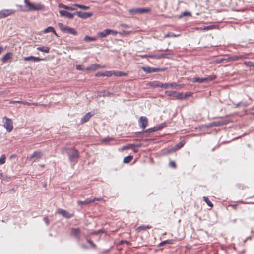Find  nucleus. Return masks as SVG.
<instances>
[{
	"mask_svg": "<svg viewBox=\"0 0 254 254\" xmlns=\"http://www.w3.org/2000/svg\"><path fill=\"white\" fill-rule=\"evenodd\" d=\"M37 49L38 51L43 52H45L46 53H48L50 52V47H48L42 46V47H37Z\"/></svg>",
	"mask_w": 254,
	"mask_h": 254,
	"instance_id": "26",
	"label": "nucleus"
},
{
	"mask_svg": "<svg viewBox=\"0 0 254 254\" xmlns=\"http://www.w3.org/2000/svg\"><path fill=\"white\" fill-rule=\"evenodd\" d=\"M93 201H91V199H86L84 201H78L77 202V203L79 205H87L89 204H90L91 203H93Z\"/></svg>",
	"mask_w": 254,
	"mask_h": 254,
	"instance_id": "25",
	"label": "nucleus"
},
{
	"mask_svg": "<svg viewBox=\"0 0 254 254\" xmlns=\"http://www.w3.org/2000/svg\"><path fill=\"white\" fill-rule=\"evenodd\" d=\"M135 146V145L133 144H127V145H125L122 147V150H127L129 149H132L134 148Z\"/></svg>",
	"mask_w": 254,
	"mask_h": 254,
	"instance_id": "36",
	"label": "nucleus"
},
{
	"mask_svg": "<svg viewBox=\"0 0 254 254\" xmlns=\"http://www.w3.org/2000/svg\"><path fill=\"white\" fill-rule=\"evenodd\" d=\"M58 26L60 29L64 33L71 34L73 35H76L77 34V32L74 28L65 26L62 23H58Z\"/></svg>",
	"mask_w": 254,
	"mask_h": 254,
	"instance_id": "3",
	"label": "nucleus"
},
{
	"mask_svg": "<svg viewBox=\"0 0 254 254\" xmlns=\"http://www.w3.org/2000/svg\"><path fill=\"white\" fill-rule=\"evenodd\" d=\"M121 26L124 27V28H129V26L127 25V24H121Z\"/></svg>",
	"mask_w": 254,
	"mask_h": 254,
	"instance_id": "54",
	"label": "nucleus"
},
{
	"mask_svg": "<svg viewBox=\"0 0 254 254\" xmlns=\"http://www.w3.org/2000/svg\"><path fill=\"white\" fill-rule=\"evenodd\" d=\"M166 51H169L170 52L169 53H167L161 54L162 58H167V59H169V58H170L171 56L173 55V53L171 52V51L169 50L168 49H167Z\"/></svg>",
	"mask_w": 254,
	"mask_h": 254,
	"instance_id": "29",
	"label": "nucleus"
},
{
	"mask_svg": "<svg viewBox=\"0 0 254 254\" xmlns=\"http://www.w3.org/2000/svg\"><path fill=\"white\" fill-rule=\"evenodd\" d=\"M241 187H242V189H246L247 188L246 186H242V185H240V184L238 185V187L239 189H240Z\"/></svg>",
	"mask_w": 254,
	"mask_h": 254,
	"instance_id": "53",
	"label": "nucleus"
},
{
	"mask_svg": "<svg viewBox=\"0 0 254 254\" xmlns=\"http://www.w3.org/2000/svg\"><path fill=\"white\" fill-rule=\"evenodd\" d=\"M31 105H34V106H40V105H43V104H40L38 103H31Z\"/></svg>",
	"mask_w": 254,
	"mask_h": 254,
	"instance_id": "55",
	"label": "nucleus"
},
{
	"mask_svg": "<svg viewBox=\"0 0 254 254\" xmlns=\"http://www.w3.org/2000/svg\"><path fill=\"white\" fill-rule=\"evenodd\" d=\"M217 26L216 25H210L208 26H205L204 28L205 30H211L215 28Z\"/></svg>",
	"mask_w": 254,
	"mask_h": 254,
	"instance_id": "45",
	"label": "nucleus"
},
{
	"mask_svg": "<svg viewBox=\"0 0 254 254\" xmlns=\"http://www.w3.org/2000/svg\"><path fill=\"white\" fill-rule=\"evenodd\" d=\"M105 67H106V66L105 65L102 66L99 64H92L90 66L85 68V70L86 71H90V70L95 71L98 69L104 68Z\"/></svg>",
	"mask_w": 254,
	"mask_h": 254,
	"instance_id": "15",
	"label": "nucleus"
},
{
	"mask_svg": "<svg viewBox=\"0 0 254 254\" xmlns=\"http://www.w3.org/2000/svg\"><path fill=\"white\" fill-rule=\"evenodd\" d=\"M168 241H169L168 240L163 241V242H161V244L163 245L164 244L167 243H168Z\"/></svg>",
	"mask_w": 254,
	"mask_h": 254,
	"instance_id": "58",
	"label": "nucleus"
},
{
	"mask_svg": "<svg viewBox=\"0 0 254 254\" xmlns=\"http://www.w3.org/2000/svg\"><path fill=\"white\" fill-rule=\"evenodd\" d=\"M139 127L142 129H144L147 126L148 121L145 116H141L138 120Z\"/></svg>",
	"mask_w": 254,
	"mask_h": 254,
	"instance_id": "10",
	"label": "nucleus"
},
{
	"mask_svg": "<svg viewBox=\"0 0 254 254\" xmlns=\"http://www.w3.org/2000/svg\"><path fill=\"white\" fill-rule=\"evenodd\" d=\"M178 86H179L180 87H183V85L182 84H177L176 83L173 82L171 83H163L162 85V88L167 89V88H176Z\"/></svg>",
	"mask_w": 254,
	"mask_h": 254,
	"instance_id": "12",
	"label": "nucleus"
},
{
	"mask_svg": "<svg viewBox=\"0 0 254 254\" xmlns=\"http://www.w3.org/2000/svg\"><path fill=\"white\" fill-rule=\"evenodd\" d=\"M84 40L85 42L95 41L97 40V38L96 37H91L88 35H86L85 36Z\"/></svg>",
	"mask_w": 254,
	"mask_h": 254,
	"instance_id": "35",
	"label": "nucleus"
},
{
	"mask_svg": "<svg viewBox=\"0 0 254 254\" xmlns=\"http://www.w3.org/2000/svg\"><path fill=\"white\" fill-rule=\"evenodd\" d=\"M148 57L149 58H152V59H162L161 54L149 55V56Z\"/></svg>",
	"mask_w": 254,
	"mask_h": 254,
	"instance_id": "38",
	"label": "nucleus"
},
{
	"mask_svg": "<svg viewBox=\"0 0 254 254\" xmlns=\"http://www.w3.org/2000/svg\"><path fill=\"white\" fill-rule=\"evenodd\" d=\"M109 34V29H107L103 30L102 32H99L98 33V36L101 38H104V37H106Z\"/></svg>",
	"mask_w": 254,
	"mask_h": 254,
	"instance_id": "24",
	"label": "nucleus"
},
{
	"mask_svg": "<svg viewBox=\"0 0 254 254\" xmlns=\"http://www.w3.org/2000/svg\"><path fill=\"white\" fill-rule=\"evenodd\" d=\"M23 101H16V103H21L22 104Z\"/></svg>",
	"mask_w": 254,
	"mask_h": 254,
	"instance_id": "60",
	"label": "nucleus"
},
{
	"mask_svg": "<svg viewBox=\"0 0 254 254\" xmlns=\"http://www.w3.org/2000/svg\"><path fill=\"white\" fill-rule=\"evenodd\" d=\"M59 13L61 16L65 17L68 19H72L74 17V15L75 14V13L72 14L65 10H60Z\"/></svg>",
	"mask_w": 254,
	"mask_h": 254,
	"instance_id": "16",
	"label": "nucleus"
},
{
	"mask_svg": "<svg viewBox=\"0 0 254 254\" xmlns=\"http://www.w3.org/2000/svg\"><path fill=\"white\" fill-rule=\"evenodd\" d=\"M169 166L172 168L175 169L177 167L176 164L174 161H170L169 163Z\"/></svg>",
	"mask_w": 254,
	"mask_h": 254,
	"instance_id": "43",
	"label": "nucleus"
},
{
	"mask_svg": "<svg viewBox=\"0 0 254 254\" xmlns=\"http://www.w3.org/2000/svg\"><path fill=\"white\" fill-rule=\"evenodd\" d=\"M22 104L24 105H28V106H30L31 105V103L27 102V101H23Z\"/></svg>",
	"mask_w": 254,
	"mask_h": 254,
	"instance_id": "52",
	"label": "nucleus"
},
{
	"mask_svg": "<svg viewBox=\"0 0 254 254\" xmlns=\"http://www.w3.org/2000/svg\"><path fill=\"white\" fill-rule=\"evenodd\" d=\"M16 156L15 154H12L11 155L10 158L15 157Z\"/></svg>",
	"mask_w": 254,
	"mask_h": 254,
	"instance_id": "63",
	"label": "nucleus"
},
{
	"mask_svg": "<svg viewBox=\"0 0 254 254\" xmlns=\"http://www.w3.org/2000/svg\"><path fill=\"white\" fill-rule=\"evenodd\" d=\"M180 34H175L172 32H168L164 36V38L177 37L180 36Z\"/></svg>",
	"mask_w": 254,
	"mask_h": 254,
	"instance_id": "34",
	"label": "nucleus"
},
{
	"mask_svg": "<svg viewBox=\"0 0 254 254\" xmlns=\"http://www.w3.org/2000/svg\"><path fill=\"white\" fill-rule=\"evenodd\" d=\"M58 7L59 8H63L65 9H67V10H74V9L73 8H72L71 7L65 5L64 4L62 3H60L58 4Z\"/></svg>",
	"mask_w": 254,
	"mask_h": 254,
	"instance_id": "33",
	"label": "nucleus"
},
{
	"mask_svg": "<svg viewBox=\"0 0 254 254\" xmlns=\"http://www.w3.org/2000/svg\"><path fill=\"white\" fill-rule=\"evenodd\" d=\"M246 58V56L244 55H234L231 57H229L227 59H226L227 61H237L239 60H242L245 59Z\"/></svg>",
	"mask_w": 254,
	"mask_h": 254,
	"instance_id": "19",
	"label": "nucleus"
},
{
	"mask_svg": "<svg viewBox=\"0 0 254 254\" xmlns=\"http://www.w3.org/2000/svg\"><path fill=\"white\" fill-rule=\"evenodd\" d=\"M87 241L88 242V243H89L92 246H93V247L95 246V245L94 244L93 241H91V240L87 239Z\"/></svg>",
	"mask_w": 254,
	"mask_h": 254,
	"instance_id": "51",
	"label": "nucleus"
},
{
	"mask_svg": "<svg viewBox=\"0 0 254 254\" xmlns=\"http://www.w3.org/2000/svg\"><path fill=\"white\" fill-rule=\"evenodd\" d=\"M113 75V71H104V76L111 77Z\"/></svg>",
	"mask_w": 254,
	"mask_h": 254,
	"instance_id": "42",
	"label": "nucleus"
},
{
	"mask_svg": "<svg viewBox=\"0 0 254 254\" xmlns=\"http://www.w3.org/2000/svg\"><path fill=\"white\" fill-rule=\"evenodd\" d=\"M102 200H103V198L102 197L94 198V199H91V201H93V202H95V201H102Z\"/></svg>",
	"mask_w": 254,
	"mask_h": 254,
	"instance_id": "49",
	"label": "nucleus"
},
{
	"mask_svg": "<svg viewBox=\"0 0 254 254\" xmlns=\"http://www.w3.org/2000/svg\"><path fill=\"white\" fill-rule=\"evenodd\" d=\"M75 6H77L78 7H79L80 9H84V10L89 9L90 8L89 6H85V5L79 4H75Z\"/></svg>",
	"mask_w": 254,
	"mask_h": 254,
	"instance_id": "41",
	"label": "nucleus"
},
{
	"mask_svg": "<svg viewBox=\"0 0 254 254\" xmlns=\"http://www.w3.org/2000/svg\"><path fill=\"white\" fill-rule=\"evenodd\" d=\"M10 104H14V103H16V101H14V100H11L9 102Z\"/></svg>",
	"mask_w": 254,
	"mask_h": 254,
	"instance_id": "59",
	"label": "nucleus"
},
{
	"mask_svg": "<svg viewBox=\"0 0 254 254\" xmlns=\"http://www.w3.org/2000/svg\"><path fill=\"white\" fill-rule=\"evenodd\" d=\"M23 60L25 61H29L31 60L34 62H39L42 61L43 59L37 57L30 56L29 57H24Z\"/></svg>",
	"mask_w": 254,
	"mask_h": 254,
	"instance_id": "18",
	"label": "nucleus"
},
{
	"mask_svg": "<svg viewBox=\"0 0 254 254\" xmlns=\"http://www.w3.org/2000/svg\"><path fill=\"white\" fill-rule=\"evenodd\" d=\"M43 155V152L41 151H34L29 157V159L32 162H36L37 160L42 158Z\"/></svg>",
	"mask_w": 254,
	"mask_h": 254,
	"instance_id": "7",
	"label": "nucleus"
},
{
	"mask_svg": "<svg viewBox=\"0 0 254 254\" xmlns=\"http://www.w3.org/2000/svg\"><path fill=\"white\" fill-rule=\"evenodd\" d=\"M66 150H69L68 157L71 162H76L79 157V152L77 150L74 148H66Z\"/></svg>",
	"mask_w": 254,
	"mask_h": 254,
	"instance_id": "4",
	"label": "nucleus"
},
{
	"mask_svg": "<svg viewBox=\"0 0 254 254\" xmlns=\"http://www.w3.org/2000/svg\"><path fill=\"white\" fill-rule=\"evenodd\" d=\"M151 9L149 8H136L129 10V13L134 15L137 13L142 14L144 13H149Z\"/></svg>",
	"mask_w": 254,
	"mask_h": 254,
	"instance_id": "6",
	"label": "nucleus"
},
{
	"mask_svg": "<svg viewBox=\"0 0 254 254\" xmlns=\"http://www.w3.org/2000/svg\"><path fill=\"white\" fill-rule=\"evenodd\" d=\"M94 115L93 114H91V112H88L86 113L81 119L80 122L81 124L85 123L87 122L90 118Z\"/></svg>",
	"mask_w": 254,
	"mask_h": 254,
	"instance_id": "20",
	"label": "nucleus"
},
{
	"mask_svg": "<svg viewBox=\"0 0 254 254\" xmlns=\"http://www.w3.org/2000/svg\"><path fill=\"white\" fill-rule=\"evenodd\" d=\"M185 142L184 141H182L180 142L177 144L173 148L170 149L168 151V153H170L171 152H175L177 150L180 149L182 148L184 145L185 144Z\"/></svg>",
	"mask_w": 254,
	"mask_h": 254,
	"instance_id": "17",
	"label": "nucleus"
},
{
	"mask_svg": "<svg viewBox=\"0 0 254 254\" xmlns=\"http://www.w3.org/2000/svg\"><path fill=\"white\" fill-rule=\"evenodd\" d=\"M152 228V226H150V225H142V226H139L138 227L136 230L137 232H140L142 231H145L146 229H151Z\"/></svg>",
	"mask_w": 254,
	"mask_h": 254,
	"instance_id": "22",
	"label": "nucleus"
},
{
	"mask_svg": "<svg viewBox=\"0 0 254 254\" xmlns=\"http://www.w3.org/2000/svg\"><path fill=\"white\" fill-rule=\"evenodd\" d=\"M191 81L194 82H198V83H203L205 82L204 78H198V77H195L191 79Z\"/></svg>",
	"mask_w": 254,
	"mask_h": 254,
	"instance_id": "32",
	"label": "nucleus"
},
{
	"mask_svg": "<svg viewBox=\"0 0 254 254\" xmlns=\"http://www.w3.org/2000/svg\"><path fill=\"white\" fill-rule=\"evenodd\" d=\"M58 213L59 214L62 215L63 217L68 219L74 216L73 213L70 214L68 213L67 211L62 209H59L58 210Z\"/></svg>",
	"mask_w": 254,
	"mask_h": 254,
	"instance_id": "14",
	"label": "nucleus"
},
{
	"mask_svg": "<svg viewBox=\"0 0 254 254\" xmlns=\"http://www.w3.org/2000/svg\"><path fill=\"white\" fill-rule=\"evenodd\" d=\"M149 84L153 87L162 88V85L163 84V83H160L158 81H155L150 83Z\"/></svg>",
	"mask_w": 254,
	"mask_h": 254,
	"instance_id": "27",
	"label": "nucleus"
},
{
	"mask_svg": "<svg viewBox=\"0 0 254 254\" xmlns=\"http://www.w3.org/2000/svg\"><path fill=\"white\" fill-rule=\"evenodd\" d=\"M118 33V32L115 30L109 29V34H113L114 35H117Z\"/></svg>",
	"mask_w": 254,
	"mask_h": 254,
	"instance_id": "48",
	"label": "nucleus"
},
{
	"mask_svg": "<svg viewBox=\"0 0 254 254\" xmlns=\"http://www.w3.org/2000/svg\"><path fill=\"white\" fill-rule=\"evenodd\" d=\"M245 64L249 67H254V63L252 62H245Z\"/></svg>",
	"mask_w": 254,
	"mask_h": 254,
	"instance_id": "46",
	"label": "nucleus"
},
{
	"mask_svg": "<svg viewBox=\"0 0 254 254\" xmlns=\"http://www.w3.org/2000/svg\"><path fill=\"white\" fill-rule=\"evenodd\" d=\"M216 78V76L215 75H211L208 76L207 77L204 78L205 82H208L211 81Z\"/></svg>",
	"mask_w": 254,
	"mask_h": 254,
	"instance_id": "31",
	"label": "nucleus"
},
{
	"mask_svg": "<svg viewBox=\"0 0 254 254\" xmlns=\"http://www.w3.org/2000/svg\"><path fill=\"white\" fill-rule=\"evenodd\" d=\"M142 69L146 73H152L156 72L164 71L167 69V68H153L150 67H142Z\"/></svg>",
	"mask_w": 254,
	"mask_h": 254,
	"instance_id": "8",
	"label": "nucleus"
},
{
	"mask_svg": "<svg viewBox=\"0 0 254 254\" xmlns=\"http://www.w3.org/2000/svg\"><path fill=\"white\" fill-rule=\"evenodd\" d=\"M165 93L167 96H170L176 99L179 100H184L187 98L192 96V93L190 92H187L184 94L183 93L176 91H166Z\"/></svg>",
	"mask_w": 254,
	"mask_h": 254,
	"instance_id": "1",
	"label": "nucleus"
},
{
	"mask_svg": "<svg viewBox=\"0 0 254 254\" xmlns=\"http://www.w3.org/2000/svg\"><path fill=\"white\" fill-rule=\"evenodd\" d=\"M127 73H125L120 71H113V75L116 76H127Z\"/></svg>",
	"mask_w": 254,
	"mask_h": 254,
	"instance_id": "28",
	"label": "nucleus"
},
{
	"mask_svg": "<svg viewBox=\"0 0 254 254\" xmlns=\"http://www.w3.org/2000/svg\"><path fill=\"white\" fill-rule=\"evenodd\" d=\"M70 235L74 237L78 241L81 239V230L79 228H72Z\"/></svg>",
	"mask_w": 254,
	"mask_h": 254,
	"instance_id": "11",
	"label": "nucleus"
},
{
	"mask_svg": "<svg viewBox=\"0 0 254 254\" xmlns=\"http://www.w3.org/2000/svg\"><path fill=\"white\" fill-rule=\"evenodd\" d=\"M2 122L3 127L6 129L7 131L10 132L13 129V124L12 120L6 116L3 117Z\"/></svg>",
	"mask_w": 254,
	"mask_h": 254,
	"instance_id": "5",
	"label": "nucleus"
},
{
	"mask_svg": "<svg viewBox=\"0 0 254 254\" xmlns=\"http://www.w3.org/2000/svg\"><path fill=\"white\" fill-rule=\"evenodd\" d=\"M203 199L206 202L207 205L210 207V208H212L213 207V203L210 201L208 197L203 196Z\"/></svg>",
	"mask_w": 254,
	"mask_h": 254,
	"instance_id": "30",
	"label": "nucleus"
},
{
	"mask_svg": "<svg viewBox=\"0 0 254 254\" xmlns=\"http://www.w3.org/2000/svg\"><path fill=\"white\" fill-rule=\"evenodd\" d=\"M76 14L79 17L82 19H86L93 15V13L91 12H84L81 11H77Z\"/></svg>",
	"mask_w": 254,
	"mask_h": 254,
	"instance_id": "13",
	"label": "nucleus"
},
{
	"mask_svg": "<svg viewBox=\"0 0 254 254\" xmlns=\"http://www.w3.org/2000/svg\"><path fill=\"white\" fill-rule=\"evenodd\" d=\"M6 156L5 154H2L0 158V165H2L5 163Z\"/></svg>",
	"mask_w": 254,
	"mask_h": 254,
	"instance_id": "40",
	"label": "nucleus"
},
{
	"mask_svg": "<svg viewBox=\"0 0 254 254\" xmlns=\"http://www.w3.org/2000/svg\"><path fill=\"white\" fill-rule=\"evenodd\" d=\"M24 3L28 8L27 11H39L44 9V5L41 3H32L27 0H24Z\"/></svg>",
	"mask_w": 254,
	"mask_h": 254,
	"instance_id": "2",
	"label": "nucleus"
},
{
	"mask_svg": "<svg viewBox=\"0 0 254 254\" xmlns=\"http://www.w3.org/2000/svg\"><path fill=\"white\" fill-rule=\"evenodd\" d=\"M3 178V174L2 173L0 172V178L2 179Z\"/></svg>",
	"mask_w": 254,
	"mask_h": 254,
	"instance_id": "61",
	"label": "nucleus"
},
{
	"mask_svg": "<svg viewBox=\"0 0 254 254\" xmlns=\"http://www.w3.org/2000/svg\"><path fill=\"white\" fill-rule=\"evenodd\" d=\"M224 60H225V59H219V60H218L217 62L220 63V62H223Z\"/></svg>",
	"mask_w": 254,
	"mask_h": 254,
	"instance_id": "57",
	"label": "nucleus"
},
{
	"mask_svg": "<svg viewBox=\"0 0 254 254\" xmlns=\"http://www.w3.org/2000/svg\"><path fill=\"white\" fill-rule=\"evenodd\" d=\"M232 207L234 209H236V205H232Z\"/></svg>",
	"mask_w": 254,
	"mask_h": 254,
	"instance_id": "64",
	"label": "nucleus"
},
{
	"mask_svg": "<svg viewBox=\"0 0 254 254\" xmlns=\"http://www.w3.org/2000/svg\"><path fill=\"white\" fill-rule=\"evenodd\" d=\"M15 13L13 9H2L0 11V19L5 18Z\"/></svg>",
	"mask_w": 254,
	"mask_h": 254,
	"instance_id": "9",
	"label": "nucleus"
},
{
	"mask_svg": "<svg viewBox=\"0 0 254 254\" xmlns=\"http://www.w3.org/2000/svg\"><path fill=\"white\" fill-rule=\"evenodd\" d=\"M43 220H44V222H45V223L47 225H49V220L48 217H44Z\"/></svg>",
	"mask_w": 254,
	"mask_h": 254,
	"instance_id": "50",
	"label": "nucleus"
},
{
	"mask_svg": "<svg viewBox=\"0 0 254 254\" xmlns=\"http://www.w3.org/2000/svg\"><path fill=\"white\" fill-rule=\"evenodd\" d=\"M149 56V55H145L144 56H143L142 57L143 58H149L148 56Z\"/></svg>",
	"mask_w": 254,
	"mask_h": 254,
	"instance_id": "62",
	"label": "nucleus"
},
{
	"mask_svg": "<svg viewBox=\"0 0 254 254\" xmlns=\"http://www.w3.org/2000/svg\"><path fill=\"white\" fill-rule=\"evenodd\" d=\"M132 159L133 156L131 155L125 157L124 159V162L125 163H129L132 160Z\"/></svg>",
	"mask_w": 254,
	"mask_h": 254,
	"instance_id": "39",
	"label": "nucleus"
},
{
	"mask_svg": "<svg viewBox=\"0 0 254 254\" xmlns=\"http://www.w3.org/2000/svg\"><path fill=\"white\" fill-rule=\"evenodd\" d=\"M13 54L11 52L7 53L2 58L1 61L3 63L7 62L8 60L11 59L12 58Z\"/></svg>",
	"mask_w": 254,
	"mask_h": 254,
	"instance_id": "21",
	"label": "nucleus"
},
{
	"mask_svg": "<svg viewBox=\"0 0 254 254\" xmlns=\"http://www.w3.org/2000/svg\"><path fill=\"white\" fill-rule=\"evenodd\" d=\"M96 77L104 76V72H98L95 74Z\"/></svg>",
	"mask_w": 254,
	"mask_h": 254,
	"instance_id": "47",
	"label": "nucleus"
},
{
	"mask_svg": "<svg viewBox=\"0 0 254 254\" xmlns=\"http://www.w3.org/2000/svg\"><path fill=\"white\" fill-rule=\"evenodd\" d=\"M43 32L44 33H49V32H52L56 36H58L57 33H56V32L55 31L54 27H52V26H49L47 28H46Z\"/></svg>",
	"mask_w": 254,
	"mask_h": 254,
	"instance_id": "23",
	"label": "nucleus"
},
{
	"mask_svg": "<svg viewBox=\"0 0 254 254\" xmlns=\"http://www.w3.org/2000/svg\"><path fill=\"white\" fill-rule=\"evenodd\" d=\"M83 67V66L82 65H76V69L78 70L86 71L85 70V69H84Z\"/></svg>",
	"mask_w": 254,
	"mask_h": 254,
	"instance_id": "44",
	"label": "nucleus"
},
{
	"mask_svg": "<svg viewBox=\"0 0 254 254\" xmlns=\"http://www.w3.org/2000/svg\"><path fill=\"white\" fill-rule=\"evenodd\" d=\"M227 123V122L226 121H220L215 122L213 123V124L214 126H222V125H225Z\"/></svg>",
	"mask_w": 254,
	"mask_h": 254,
	"instance_id": "37",
	"label": "nucleus"
},
{
	"mask_svg": "<svg viewBox=\"0 0 254 254\" xmlns=\"http://www.w3.org/2000/svg\"><path fill=\"white\" fill-rule=\"evenodd\" d=\"M4 48L2 46H0V54H1V53L3 52V51L4 50Z\"/></svg>",
	"mask_w": 254,
	"mask_h": 254,
	"instance_id": "56",
	"label": "nucleus"
}]
</instances>
